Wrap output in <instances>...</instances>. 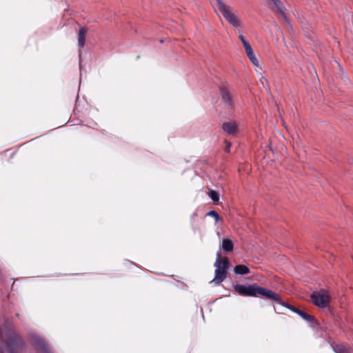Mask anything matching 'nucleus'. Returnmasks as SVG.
Returning a JSON list of instances; mask_svg holds the SVG:
<instances>
[{"mask_svg": "<svg viewBox=\"0 0 353 353\" xmlns=\"http://www.w3.org/2000/svg\"><path fill=\"white\" fill-rule=\"evenodd\" d=\"M86 34V28L82 27L79 29L78 34V45L81 48L84 47L85 46Z\"/></svg>", "mask_w": 353, "mask_h": 353, "instance_id": "ddd939ff", "label": "nucleus"}, {"mask_svg": "<svg viewBox=\"0 0 353 353\" xmlns=\"http://www.w3.org/2000/svg\"><path fill=\"white\" fill-rule=\"evenodd\" d=\"M3 343L8 353H19L25 347L23 339L14 330H10L6 332ZM0 353H5L1 347Z\"/></svg>", "mask_w": 353, "mask_h": 353, "instance_id": "f03ea898", "label": "nucleus"}, {"mask_svg": "<svg viewBox=\"0 0 353 353\" xmlns=\"http://www.w3.org/2000/svg\"><path fill=\"white\" fill-rule=\"evenodd\" d=\"M208 196L212 200L214 203H218L219 201V194L216 191L209 190Z\"/></svg>", "mask_w": 353, "mask_h": 353, "instance_id": "f3484780", "label": "nucleus"}, {"mask_svg": "<svg viewBox=\"0 0 353 353\" xmlns=\"http://www.w3.org/2000/svg\"><path fill=\"white\" fill-rule=\"evenodd\" d=\"M222 249L226 252H231L234 249L233 242L228 239H224L222 241Z\"/></svg>", "mask_w": 353, "mask_h": 353, "instance_id": "2eb2a0df", "label": "nucleus"}, {"mask_svg": "<svg viewBox=\"0 0 353 353\" xmlns=\"http://www.w3.org/2000/svg\"><path fill=\"white\" fill-rule=\"evenodd\" d=\"M214 266L216 267L215 276L212 281L216 284H220L226 278L228 270L220 268L219 266V261H215Z\"/></svg>", "mask_w": 353, "mask_h": 353, "instance_id": "0eeeda50", "label": "nucleus"}, {"mask_svg": "<svg viewBox=\"0 0 353 353\" xmlns=\"http://www.w3.org/2000/svg\"><path fill=\"white\" fill-rule=\"evenodd\" d=\"M206 215L209 216L214 217L215 219L216 222H218L220 220V216L214 210H211V211L208 212Z\"/></svg>", "mask_w": 353, "mask_h": 353, "instance_id": "a211bd4d", "label": "nucleus"}, {"mask_svg": "<svg viewBox=\"0 0 353 353\" xmlns=\"http://www.w3.org/2000/svg\"><path fill=\"white\" fill-rule=\"evenodd\" d=\"M331 346L336 353H351L350 347L344 343H332Z\"/></svg>", "mask_w": 353, "mask_h": 353, "instance_id": "9d476101", "label": "nucleus"}, {"mask_svg": "<svg viewBox=\"0 0 353 353\" xmlns=\"http://www.w3.org/2000/svg\"><path fill=\"white\" fill-rule=\"evenodd\" d=\"M222 129L225 133L234 135L238 131V126L232 121L224 122L222 124Z\"/></svg>", "mask_w": 353, "mask_h": 353, "instance_id": "6e6552de", "label": "nucleus"}, {"mask_svg": "<svg viewBox=\"0 0 353 353\" xmlns=\"http://www.w3.org/2000/svg\"><path fill=\"white\" fill-rule=\"evenodd\" d=\"M310 298L315 305L322 308L326 307L330 302V296L325 290L314 292Z\"/></svg>", "mask_w": 353, "mask_h": 353, "instance_id": "423d86ee", "label": "nucleus"}, {"mask_svg": "<svg viewBox=\"0 0 353 353\" xmlns=\"http://www.w3.org/2000/svg\"><path fill=\"white\" fill-rule=\"evenodd\" d=\"M269 6L274 10H276L281 13L283 12V3L279 0H270Z\"/></svg>", "mask_w": 353, "mask_h": 353, "instance_id": "4468645a", "label": "nucleus"}, {"mask_svg": "<svg viewBox=\"0 0 353 353\" xmlns=\"http://www.w3.org/2000/svg\"><path fill=\"white\" fill-rule=\"evenodd\" d=\"M225 147L224 148V150L225 152L227 153H230V147H231V143L230 141H228V140H225Z\"/></svg>", "mask_w": 353, "mask_h": 353, "instance_id": "6ab92c4d", "label": "nucleus"}, {"mask_svg": "<svg viewBox=\"0 0 353 353\" xmlns=\"http://www.w3.org/2000/svg\"><path fill=\"white\" fill-rule=\"evenodd\" d=\"M234 272L237 274H247L250 273V269L244 265H237L234 268Z\"/></svg>", "mask_w": 353, "mask_h": 353, "instance_id": "dca6fc26", "label": "nucleus"}, {"mask_svg": "<svg viewBox=\"0 0 353 353\" xmlns=\"http://www.w3.org/2000/svg\"><path fill=\"white\" fill-rule=\"evenodd\" d=\"M216 261H219V266L220 267V268H221V269L223 268V269L227 270L229 268L230 265V261L228 259V258L225 256H222L219 252H217V254H216Z\"/></svg>", "mask_w": 353, "mask_h": 353, "instance_id": "9b49d317", "label": "nucleus"}, {"mask_svg": "<svg viewBox=\"0 0 353 353\" xmlns=\"http://www.w3.org/2000/svg\"><path fill=\"white\" fill-rule=\"evenodd\" d=\"M16 316H17L18 318H19V316H20V315H19V313H17V314H16Z\"/></svg>", "mask_w": 353, "mask_h": 353, "instance_id": "4be33fe9", "label": "nucleus"}, {"mask_svg": "<svg viewBox=\"0 0 353 353\" xmlns=\"http://www.w3.org/2000/svg\"><path fill=\"white\" fill-rule=\"evenodd\" d=\"M219 94L223 102L228 108L233 106V92L226 82H221L219 85Z\"/></svg>", "mask_w": 353, "mask_h": 353, "instance_id": "20e7f679", "label": "nucleus"}, {"mask_svg": "<svg viewBox=\"0 0 353 353\" xmlns=\"http://www.w3.org/2000/svg\"><path fill=\"white\" fill-rule=\"evenodd\" d=\"M34 345L39 353H51L47 343L41 339H37L34 341Z\"/></svg>", "mask_w": 353, "mask_h": 353, "instance_id": "1a4fd4ad", "label": "nucleus"}, {"mask_svg": "<svg viewBox=\"0 0 353 353\" xmlns=\"http://www.w3.org/2000/svg\"><path fill=\"white\" fill-rule=\"evenodd\" d=\"M244 48L245 53L249 59L250 60V61L252 62V63L255 66H259V61L254 54L253 50L250 44L245 46Z\"/></svg>", "mask_w": 353, "mask_h": 353, "instance_id": "f8f14e48", "label": "nucleus"}, {"mask_svg": "<svg viewBox=\"0 0 353 353\" xmlns=\"http://www.w3.org/2000/svg\"><path fill=\"white\" fill-rule=\"evenodd\" d=\"M276 301H277V303H279L280 305H283V306L286 307L287 308L290 309V310H292V312L296 313L297 314H299L300 316H301L304 320H305L308 323H310L311 324H317V325L319 324V322L316 319L314 316L309 314L306 313L305 311L301 310L298 307H296L290 304H288V303L283 301L280 299L279 296V300H276Z\"/></svg>", "mask_w": 353, "mask_h": 353, "instance_id": "39448f33", "label": "nucleus"}, {"mask_svg": "<svg viewBox=\"0 0 353 353\" xmlns=\"http://www.w3.org/2000/svg\"><path fill=\"white\" fill-rule=\"evenodd\" d=\"M197 215H198V214H197V212H194V214H193L192 215V216H191L192 220H193V221H194V220L196 218Z\"/></svg>", "mask_w": 353, "mask_h": 353, "instance_id": "412c9836", "label": "nucleus"}, {"mask_svg": "<svg viewBox=\"0 0 353 353\" xmlns=\"http://www.w3.org/2000/svg\"><path fill=\"white\" fill-rule=\"evenodd\" d=\"M239 37V39L241 41L243 45V47L250 44L248 43V41L245 39V38L243 35L240 34Z\"/></svg>", "mask_w": 353, "mask_h": 353, "instance_id": "aec40b11", "label": "nucleus"}, {"mask_svg": "<svg viewBox=\"0 0 353 353\" xmlns=\"http://www.w3.org/2000/svg\"><path fill=\"white\" fill-rule=\"evenodd\" d=\"M219 11L222 14L226 21L234 27H239L241 21L233 13L232 8L225 4L221 0H215Z\"/></svg>", "mask_w": 353, "mask_h": 353, "instance_id": "7ed1b4c3", "label": "nucleus"}, {"mask_svg": "<svg viewBox=\"0 0 353 353\" xmlns=\"http://www.w3.org/2000/svg\"><path fill=\"white\" fill-rule=\"evenodd\" d=\"M234 290L239 295L243 296H264L270 300H279V294L256 284H236L234 286Z\"/></svg>", "mask_w": 353, "mask_h": 353, "instance_id": "f257e3e1", "label": "nucleus"}]
</instances>
